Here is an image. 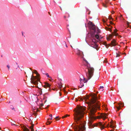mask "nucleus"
Masks as SVG:
<instances>
[{
	"label": "nucleus",
	"mask_w": 131,
	"mask_h": 131,
	"mask_svg": "<svg viewBox=\"0 0 131 131\" xmlns=\"http://www.w3.org/2000/svg\"><path fill=\"white\" fill-rule=\"evenodd\" d=\"M91 98L89 101L90 102H88L86 103L89 105L88 108V110L90 111L89 117L88 124L90 128H92L95 126H98L100 127L101 130L105 127L104 125L105 123L104 122H99L98 123L92 124L94 121L97 118H99L100 117L103 118L104 120L107 118V115L105 113H102L101 114L100 116H95V113L96 110L100 108V105L99 104V101L97 100V95L92 93L91 94Z\"/></svg>",
	"instance_id": "f257e3e1"
},
{
	"label": "nucleus",
	"mask_w": 131,
	"mask_h": 131,
	"mask_svg": "<svg viewBox=\"0 0 131 131\" xmlns=\"http://www.w3.org/2000/svg\"><path fill=\"white\" fill-rule=\"evenodd\" d=\"M77 109L74 111L75 113L74 115V119L75 123V125L71 126L74 129L75 131H84L85 130V123L82 119L85 113V111L86 108L84 107L78 106Z\"/></svg>",
	"instance_id": "f03ea898"
},
{
	"label": "nucleus",
	"mask_w": 131,
	"mask_h": 131,
	"mask_svg": "<svg viewBox=\"0 0 131 131\" xmlns=\"http://www.w3.org/2000/svg\"><path fill=\"white\" fill-rule=\"evenodd\" d=\"M83 60L89 65L88 66V72L86 73V76L88 79L86 80L84 78L83 82L84 83H86L87 82L88 80H89L92 78L93 80H95L97 79L98 78V77L96 78H94V77H93L94 71V68L93 67L90 66V64L85 58H83Z\"/></svg>",
	"instance_id": "7ed1b4c3"
},
{
	"label": "nucleus",
	"mask_w": 131,
	"mask_h": 131,
	"mask_svg": "<svg viewBox=\"0 0 131 131\" xmlns=\"http://www.w3.org/2000/svg\"><path fill=\"white\" fill-rule=\"evenodd\" d=\"M91 37L92 39L91 40L93 43V44H91V47L94 48H96L98 47V46L96 44V39L98 40H100V37H99V36L98 35H96L95 36L94 35H92Z\"/></svg>",
	"instance_id": "20e7f679"
},
{
	"label": "nucleus",
	"mask_w": 131,
	"mask_h": 131,
	"mask_svg": "<svg viewBox=\"0 0 131 131\" xmlns=\"http://www.w3.org/2000/svg\"><path fill=\"white\" fill-rule=\"evenodd\" d=\"M40 76L39 74L37 75V76H34L33 74L31 76L30 79L31 81L30 82L32 83H33L35 85H37L38 84V81H40V79L38 77Z\"/></svg>",
	"instance_id": "39448f33"
},
{
	"label": "nucleus",
	"mask_w": 131,
	"mask_h": 131,
	"mask_svg": "<svg viewBox=\"0 0 131 131\" xmlns=\"http://www.w3.org/2000/svg\"><path fill=\"white\" fill-rule=\"evenodd\" d=\"M117 43L116 42V41L115 39H113L111 41V43L109 44L108 46H107V45L106 42L104 43V45L106 47L108 48V47L110 46L111 47L112 46H115L117 45Z\"/></svg>",
	"instance_id": "423d86ee"
},
{
	"label": "nucleus",
	"mask_w": 131,
	"mask_h": 131,
	"mask_svg": "<svg viewBox=\"0 0 131 131\" xmlns=\"http://www.w3.org/2000/svg\"><path fill=\"white\" fill-rule=\"evenodd\" d=\"M90 27V28L94 30L95 32V31L96 30V28H97V27H96L94 24H93L92 22H91Z\"/></svg>",
	"instance_id": "0eeeda50"
},
{
	"label": "nucleus",
	"mask_w": 131,
	"mask_h": 131,
	"mask_svg": "<svg viewBox=\"0 0 131 131\" xmlns=\"http://www.w3.org/2000/svg\"><path fill=\"white\" fill-rule=\"evenodd\" d=\"M118 105H119L118 106H116V107L118 111L120 109L121 107H123L124 105L122 104L121 103H118Z\"/></svg>",
	"instance_id": "6e6552de"
},
{
	"label": "nucleus",
	"mask_w": 131,
	"mask_h": 131,
	"mask_svg": "<svg viewBox=\"0 0 131 131\" xmlns=\"http://www.w3.org/2000/svg\"><path fill=\"white\" fill-rule=\"evenodd\" d=\"M21 127L23 129L24 131H30L25 126L21 125Z\"/></svg>",
	"instance_id": "1a4fd4ad"
},
{
	"label": "nucleus",
	"mask_w": 131,
	"mask_h": 131,
	"mask_svg": "<svg viewBox=\"0 0 131 131\" xmlns=\"http://www.w3.org/2000/svg\"><path fill=\"white\" fill-rule=\"evenodd\" d=\"M51 85L49 84V83H45V85L44 86V87L45 88H46L47 87L49 88H50V86ZM50 89V88L49 89V90Z\"/></svg>",
	"instance_id": "9d476101"
},
{
	"label": "nucleus",
	"mask_w": 131,
	"mask_h": 131,
	"mask_svg": "<svg viewBox=\"0 0 131 131\" xmlns=\"http://www.w3.org/2000/svg\"><path fill=\"white\" fill-rule=\"evenodd\" d=\"M105 28L106 30L108 31H110L111 32L112 31L111 28H112V27L111 26L110 28L108 27H106Z\"/></svg>",
	"instance_id": "9b49d317"
},
{
	"label": "nucleus",
	"mask_w": 131,
	"mask_h": 131,
	"mask_svg": "<svg viewBox=\"0 0 131 131\" xmlns=\"http://www.w3.org/2000/svg\"><path fill=\"white\" fill-rule=\"evenodd\" d=\"M112 122H111V124L110 125V126L111 128H114L115 127V126H114L113 125H114V123H112Z\"/></svg>",
	"instance_id": "f8f14e48"
},
{
	"label": "nucleus",
	"mask_w": 131,
	"mask_h": 131,
	"mask_svg": "<svg viewBox=\"0 0 131 131\" xmlns=\"http://www.w3.org/2000/svg\"><path fill=\"white\" fill-rule=\"evenodd\" d=\"M80 82H81V83L79 85V88H82V87H83L84 86V84L83 83H81V81L82 80V79H80Z\"/></svg>",
	"instance_id": "ddd939ff"
},
{
	"label": "nucleus",
	"mask_w": 131,
	"mask_h": 131,
	"mask_svg": "<svg viewBox=\"0 0 131 131\" xmlns=\"http://www.w3.org/2000/svg\"><path fill=\"white\" fill-rule=\"evenodd\" d=\"M31 126L29 127L32 130H33L34 129V125L33 124H32V125H31Z\"/></svg>",
	"instance_id": "4468645a"
},
{
	"label": "nucleus",
	"mask_w": 131,
	"mask_h": 131,
	"mask_svg": "<svg viewBox=\"0 0 131 131\" xmlns=\"http://www.w3.org/2000/svg\"><path fill=\"white\" fill-rule=\"evenodd\" d=\"M96 29H97V31L96 32V33L97 34H99L100 33V29H99L98 27H97V28H96Z\"/></svg>",
	"instance_id": "2eb2a0df"
},
{
	"label": "nucleus",
	"mask_w": 131,
	"mask_h": 131,
	"mask_svg": "<svg viewBox=\"0 0 131 131\" xmlns=\"http://www.w3.org/2000/svg\"><path fill=\"white\" fill-rule=\"evenodd\" d=\"M58 86L59 88H62V84H61V83L60 84H58Z\"/></svg>",
	"instance_id": "dca6fc26"
},
{
	"label": "nucleus",
	"mask_w": 131,
	"mask_h": 131,
	"mask_svg": "<svg viewBox=\"0 0 131 131\" xmlns=\"http://www.w3.org/2000/svg\"><path fill=\"white\" fill-rule=\"evenodd\" d=\"M49 116L50 117H51L50 118H49L48 119H47V120L48 121L50 119L52 120V115L51 114L49 115Z\"/></svg>",
	"instance_id": "f3484780"
},
{
	"label": "nucleus",
	"mask_w": 131,
	"mask_h": 131,
	"mask_svg": "<svg viewBox=\"0 0 131 131\" xmlns=\"http://www.w3.org/2000/svg\"><path fill=\"white\" fill-rule=\"evenodd\" d=\"M81 52L80 51H79V52L77 53V54L78 55L80 56H82V54L81 53Z\"/></svg>",
	"instance_id": "a211bd4d"
},
{
	"label": "nucleus",
	"mask_w": 131,
	"mask_h": 131,
	"mask_svg": "<svg viewBox=\"0 0 131 131\" xmlns=\"http://www.w3.org/2000/svg\"><path fill=\"white\" fill-rule=\"evenodd\" d=\"M52 122H50L49 121H48L46 124L47 125H48L49 124H50Z\"/></svg>",
	"instance_id": "6ab92c4d"
},
{
	"label": "nucleus",
	"mask_w": 131,
	"mask_h": 131,
	"mask_svg": "<svg viewBox=\"0 0 131 131\" xmlns=\"http://www.w3.org/2000/svg\"><path fill=\"white\" fill-rule=\"evenodd\" d=\"M112 34L113 35H115V36H118V34L117 33H114V34Z\"/></svg>",
	"instance_id": "aec40b11"
},
{
	"label": "nucleus",
	"mask_w": 131,
	"mask_h": 131,
	"mask_svg": "<svg viewBox=\"0 0 131 131\" xmlns=\"http://www.w3.org/2000/svg\"><path fill=\"white\" fill-rule=\"evenodd\" d=\"M45 74L48 77H49L50 78H51V77L49 76L48 73H46Z\"/></svg>",
	"instance_id": "412c9836"
},
{
	"label": "nucleus",
	"mask_w": 131,
	"mask_h": 131,
	"mask_svg": "<svg viewBox=\"0 0 131 131\" xmlns=\"http://www.w3.org/2000/svg\"><path fill=\"white\" fill-rule=\"evenodd\" d=\"M116 57H117L120 56V55L119 54H118L117 53H116Z\"/></svg>",
	"instance_id": "4be33fe9"
},
{
	"label": "nucleus",
	"mask_w": 131,
	"mask_h": 131,
	"mask_svg": "<svg viewBox=\"0 0 131 131\" xmlns=\"http://www.w3.org/2000/svg\"><path fill=\"white\" fill-rule=\"evenodd\" d=\"M69 116V115H66L65 116H63L62 117V118H63L66 117H67V116Z\"/></svg>",
	"instance_id": "5701e85b"
},
{
	"label": "nucleus",
	"mask_w": 131,
	"mask_h": 131,
	"mask_svg": "<svg viewBox=\"0 0 131 131\" xmlns=\"http://www.w3.org/2000/svg\"><path fill=\"white\" fill-rule=\"evenodd\" d=\"M108 18L110 20H111V19H112V20H113V18H112V17H111V16H108Z\"/></svg>",
	"instance_id": "b1692460"
},
{
	"label": "nucleus",
	"mask_w": 131,
	"mask_h": 131,
	"mask_svg": "<svg viewBox=\"0 0 131 131\" xmlns=\"http://www.w3.org/2000/svg\"><path fill=\"white\" fill-rule=\"evenodd\" d=\"M112 36H113L112 35L110 34V35H109V36L108 37L111 39L112 38Z\"/></svg>",
	"instance_id": "393cba45"
},
{
	"label": "nucleus",
	"mask_w": 131,
	"mask_h": 131,
	"mask_svg": "<svg viewBox=\"0 0 131 131\" xmlns=\"http://www.w3.org/2000/svg\"><path fill=\"white\" fill-rule=\"evenodd\" d=\"M10 108H11L12 109V110H14V108L13 107V106L12 105H11L10 106Z\"/></svg>",
	"instance_id": "a878e982"
},
{
	"label": "nucleus",
	"mask_w": 131,
	"mask_h": 131,
	"mask_svg": "<svg viewBox=\"0 0 131 131\" xmlns=\"http://www.w3.org/2000/svg\"><path fill=\"white\" fill-rule=\"evenodd\" d=\"M111 38H110L108 37H107V39L108 41H109L111 40Z\"/></svg>",
	"instance_id": "bb28decb"
},
{
	"label": "nucleus",
	"mask_w": 131,
	"mask_h": 131,
	"mask_svg": "<svg viewBox=\"0 0 131 131\" xmlns=\"http://www.w3.org/2000/svg\"><path fill=\"white\" fill-rule=\"evenodd\" d=\"M117 30L116 29H115L114 30V33L113 34H114L116 32Z\"/></svg>",
	"instance_id": "cd10ccee"
},
{
	"label": "nucleus",
	"mask_w": 131,
	"mask_h": 131,
	"mask_svg": "<svg viewBox=\"0 0 131 131\" xmlns=\"http://www.w3.org/2000/svg\"><path fill=\"white\" fill-rule=\"evenodd\" d=\"M71 44L73 45H74L75 44V43L73 41L71 42Z\"/></svg>",
	"instance_id": "c85d7f7f"
},
{
	"label": "nucleus",
	"mask_w": 131,
	"mask_h": 131,
	"mask_svg": "<svg viewBox=\"0 0 131 131\" xmlns=\"http://www.w3.org/2000/svg\"><path fill=\"white\" fill-rule=\"evenodd\" d=\"M36 74V75L38 74V73L37 72V71L36 70L35 71V72H34Z\"/></svg>",
	"instance_id": "c756f323"
},
{
	"label": "nucleus",
	"mask_w": 131,
	"mask_h": 131,
	"mask_svg": "<svg viewBox=\"0 0 131 131\" xmlns=\"http://www.w3.org/2000/svg\"><path fill=\"white\" fill-rule=\"evenodd\" d=\"M103 5L104 6V7H107V6L104 3L103 4Z\"/></svg>",
	"instance_id": "7c9ffc66"
},
{
	"label": "nucleus",
	"mask_w": 131,
	"mask_h": 131,
	"mask_svg": "<svg viewBox=\"0 0 131 131\" xmlns=\"http://www.w3.org/2000/svg\"><path fill=\"white\" fill-rule=\"evenodd\" d=\"M11 125H15V126H17V125H16L15 124H13V123H11Z\"/></svg>",
	"instance_id": "2f4dec72"
},
{
	"label": "nucleus",
	"mask_w": 131,
	"mask_h": 131,
	"mask_svg": "<svg viewBox=\"0 0 131 131\" xmlns=\"http://www.w3.org/2000/svg\"><path fill=\"white\" fill-rule=\"evenodd\" d=\"M110 24H112V25H114V24L113 23H112V22L111 21H110Z\"/></svg>",
	"instance_id": "473e14b6"
},
{
	"label": "nucleus",
	"mask_w": 131,
	"mask_h": 131,
	"mask_svg": "<svg viewBox=\"0 0 131 131\" xmlns=\"http://www.w3.org/2000/svg\"><path fill=\"white\" fill-rule=\"evenodd\" d=\"M7 67L8 68V70H9V68H10V67H9V65H7Z\"/></svg>",
	"instance_id": "72a5a7b5"
},
{
	"label": "nucleus",
	"mask_w": 131,
	"mask_h": 131,
	"mask_svg": "<svg viewBox=\"0 0 131 131\" xmlns=\"http://www.w3.org/2000/svg\"><path fill=\"white\" fill-rule=\"evenodd\" d=\"M79 99H80V100H79V101H83V99H81V98H79Z\"/></svg>",
	"instance_id": "f704fd0d"
},
{
	"label": "nucleus",
	"mask_w": 131,
	"mask_h": 131,
	"mask_svg": "<svg viewBox=\"0 0 131 131\" xmlns=\"http://www.w3.org/2000/svg\"><path fill=\"white\" fill-rule=\"evenodd\" d=\"M104 88V87L103 86H100V89H103Z\"/></svg>",
	"instance_id": "c9c22d12"
},
{
	"label": "nucleus",
	"mask_w": 131,
	"mask_h": 131,
	"mask_svg": "<svg viewBox=\"0 0 131 131\" xmlns=\"http://www.w3.org/2000/svg\"><path fill=\"white\" fill-rule=\"evenodd\" d=\"M89 96H87L86 98V99H89Z\"/></svg>",
	"instance_id": "e433bc0d"
},
{
	"label": "nucleus",
	"mask_w": 131,
	"mask_h": 131,
	"mask_svg": "<svg viewBox=\"0 0 131 131\" xmlns=\"http://www.w3.org/2000/svg\"><path fill=\"white\" fill-rule=\"evenodd\" d=\"M59 116H57V117H56V118H55V119H57V118H59Z\"/></svg>",
	"instance_id": "4c0bfd02"
},
{
	"label": "nucleus",
	"mask_w": 131,
	"mask_h": 131,
	"mask_svg": "<svg viewBox=\"0 0 131 131\" xmlns=\"http://www.w3.org/2000/svg\"><path fill=\"white\" fill-rule=\"evenodd\" d=\"M43 104H41V106H43Z\"/></svg>",
	"instance_id": "58836bf2"
},
{
	"label": "nucleus",
	"mask_w": 131,
	"mask_h": 131,
	"mask_svg": "<svg viewBox=\"0 0 131 131\" xmlns=\"http://www.w3.org/2000/svg\"><path fill=\"white\" fill-rule=\"evenodd\" d=\"M52 80V79L51 78H50V79L49 80V81H51V80Z\"/></svg>",
	"instance_id": "ea45409f"
},
{
	"label": "nucleus",
	"mask_w": 131,
	"mask_h": 131,
	"mask_svg": "<svg viewBox=\"0 0 131 131\" xmlns=\"http://www.w3.org/2000/svg\"><path fill=\"white\" fill-rule=\"evenodd\" d=\"M49 105H48L47 106V107L46 108H48L49 107Z\"/></svg>",
	"instance_id": "a19ab883"
},
{
	"label": "nucleus",
	"mask_w": 131,
	"mask_h": 131,
	"mask_svg": "<svg viewBox=\"0 0 131 131\" xmlns=\"http://www.w3.org/2000/svg\"><path fill=\"white\" fill-rule=\"evenodd\" d=\"M59 94H60V96H61V93H60V92H59Z\"/></svg>",
	"instance_id": "79ce46f5"
},
{
	"label": "nucleus",
	"mask_w": 131,
	"mask_h": 131,
	"mask_svg": "<svg viewBox=\"0 0 131 131\" xmlns=\"http://www.w3.org/2000/svg\"><path fill=\"white\" fill-rule=\"evenodd\" d=\"M34 114L35 115H36V113H35Z\"/></svg>",
	"instance_id": "37998d69"
},
{
	"label": "nucleus",
	"mask_w": 131,
	"mask_h": 131,
	"mask_svg": "<svg viewBox=\"0 0 131 131\" xmlns=\"http://www.w3.org/2000/svg\"><path fill=\"white\" fill-rule=\"evenodd\" d=\"M118 37H121V36H120L118 35Z\"/></svg>",
	"instance_id": "c03bdc74"
},
{
	"label": "nucleus",
	"mask_w": 131,
	"mask_h": 131,
	"mask_svg": "<svg viewBox=\"0 0 131 131\" xmlns=\"http://www.w3.org/2000/svg\"><path fill=\"white\" fill-rule=\"evenodd\" d=\"M53 90H56L57 91V90H56V89H53Z\"/></svg>",
	"instance_id": "a18cd8bd"
},
{
	"label": "nucleus",
	"mask_w": 131,
	"mask_h": 131,
	"mask_svg": "<svg viewBox=\"0 0 131 131\" xmlns=\"http://www.w3.org/2000/svg\"><path fill=\"white\" fill-rule=\"evenodd\" d=\"M122 15H121L120 16V18H122Z\"/></svg>",
	"instance_id": "49530a36"
},
{
	"label": "nucleus",
	"mask_w": 131,
	"mask_h": 131,
	"mask_svg": "<svg viewBox=\"0 0 131 131\" xmlns=\"http://www.w3.org/2000/svg\"><path fill=\"white\" fill-rule=\"evenodd\" d=\"M22 35L23 36V32L22 31Z\"/></svg>",
	"instance_id": "de8ad7c7"
},
{
	"label": "nucleus",
	"mask_w": 131,
	"mask_h": 131,
	"mask_svg": "<svg viewBox=\"0 0 131 131\" xmlns=\"http://www.w3.org/2000/svg\"><path fill=\"white\" fill-rule=\"evenodd\" d=\"M100 37V39H102V38H103V37Z\"/></svg>",
	"instance_id": "09e8293b"
},
{
	"label": "nucleus",
	"mask_w": 131,
	"mask_h": 131,
	"mask_svg": "<svg viewBox=\"0 0 131 131\" xmlns=\"http://www.w3.org/2000/svg\"><path fill=\"white\" fill-rule=\"evenodd\" d=\"M78 101V100L77 99H76V102H77Z\"/></svg>",
	"instance_id": "8fccbe9b"
},
{
	"label": "nucleus",
	"mask_w": 131,
	"mask_h": 131,
	"mask_svg": "<svg viewBox=\"0 0 131 131\" xmlns=\"http://www.w3.org/2000/svg\"><path fill=\"white\" fill-rule=\"evenodd\" d=\"M30 124H31V125H32V124H33L32 123V122H31V123H30Z\"/></svg>",
	"instance_id": "3c124183"
},
{
	"label": "nucleus",
	"mask_w": 131,
	"mask_h": 131,
	"mask_svg": "<svg viewBox=\"0 0 131 131\" xmlns=\"http://www.w3.org/2000/svg\"><path fill=\"white\" fill-rule=\"evenodd\" d=\"M64 18H66V17L65 16H64Z\"/></svg>",
	"instance_id": "603ef678"
},
{
	"label": "nucleus",
	"mask_w": 131,
	"mask_h": 131,
	"mask_svg": "<svg viewBox=\"0 0 131 131\" xmlns=\"http://www.w3.org/2000/svg\"><path fill=\"white\" fill-rule=\"evenodd\" d=\"M46 101H47V100H45V101L44 102H46Z\"/></svg>",
	"instance_id": "864d4df0"
},
{
	"label": "nucleus",
	"mask_w": 131,
	"mask_h": 131,
	"mask_svg": "<svg viewBox=\"0 0 131 131\" xmlns=\"http://www.w3.org/2000/svg\"><path fill=\"white\" fill-rule=\"evenodd\" d=\"M38 111V109H37V110H36V111Z\"/></svg>",
	"instance_id": "5fc2aeb1"
},
{
	"label": "nucleus",
	"mask_w": 131,
	"mask_h": 131,
	"mask_svg": "<svg viewBox=\"0 0 131 131\" xmlns=\"http://www.w3.org/2000/svg\"><path fill=\"white\" fill-rule=\"evenodd\" d=\"M31 131H33V130H32L31 129ZM33 131H34V129H33Z\"/></svg>",
	"instance_id": "6e6d98bb"
},
{
	"label": "nucleus",
	"mask_w": 131,
	"mask_h": 131,
	"mask_svg": "<svg viewBox=\"0 0 131 131\" xmlns=\"http://www.w3.org/2000/svg\"><path fill=\"white\" fill-rule=\"evenodd\" d=\"M110 131H113V130H110Z\"/></svg>",
	"instance_id": "4d7b16f0"
},
{
	"label": "nucleus",
	"mask_w": 131,
	"mask_h": 131,
	"mask_svg": "<svg viewBox=\"0 0 131 131\" xmlns=\"http://www.w3.org/2000/svg\"><path fill=\"white\" fill-rule=\"evenodd\" d=\"M30 70H32V69L30 68Z\"/></svg>",
	"instance_id": "13d9d810"
},
{
	"label": "nucleus",
	"mask_w": 131,
	"mask_h": 131,
	"mask_svg": "<svg viewBox=\"0 0 131 131\" xmlns=\"http://www.w3.org/2000/svg\"><path fill=\"white\" fill-rule=\"evenodd\" d=\"M66 47H68V46H67V45H66Z\"/></svg>",
	"instance_id": "bf43d9fd"
},
{
	"label": "nucleus",
	"mask_w": 131,
	"mask_h": 131,
	"mask_svg": "<svg viewBox=\"0 0 131 131\" xmlns=\"http://www.w3.org/2000/svg\"><path fill=\"white\" fill-rule=\"evenodd\" d=\"M109 125L108 124L107 126H107H108V125Z\"/></svg>",
	"instance_id": "052dcab7"
},
{
	"label": "nucleus",
	"mask_w": 131,
	"mask_h": 131,
	"mask_svg": "<svg viewBox=\"0 0 131 131\" xmlns=\"http://www.w3.org/2000/svg\"><path fill=\"white\" fill-rule=\"evenodd\" d=\"M71 47L72 48V46L71 45Z\"/></svg>",
	"instance_id": "680f3d73"
},
{
	"label": "nucleus",
	"mask_w": 131,
	"mask_h": 131,
	"mask_svg": "<svg viewBox=\"0 0 131 131\" xmlns=\"http://www.w3.org/2000/svg\"><path fill=\"white\" fill-rule=\"evenodd\" d=\"M61 8V10H62V8Z\"/></svg>",
	"instance_id": "e2e57ef3"
},
{
	"label": "nucleus",
	"mask_w": 131,
	"mask_h": 131,
	"mask_svg": "<svg viewBox=\"0 0 131 131\" xmlns=\"http://www.w3.org/2000/svg\"><path fill=\"white\" fill-rule=\"evenodd\" d=\"M1 57H3L2 55H1Z\"/></svg>",
	"instance_id": "0e129e2a"
},
{
	"label": "nucleus",
	"mask_w": 131,
	"mask_h": 131,
	"mask_svg": "<svg viewBox=\"0 0 131 131\" xmlns=\"http://www.w3.org/2000/svg\"><path fill=\"white\" fill-rule=\"evenodd\" d=\"M1 129V128L0 127V129Z\"/></svg>",
	"instance_id": "69168bd1"
},
{
	"label": "nucleus",
	"mask_w": 131,
	"mask_h": 131,
	"mask_svg": "<svg viewBox=\"0 0 131 131\" xmlns=\"http://www.w3.org/2000/svg\"><path fill=\"white\" fill-rule=\"evenodd\" d=\"M48 13H49V14H50V12H49Z\"/></svg>",
	"instance_id": "338daca9"
},
{
	"label": "nucleus",
	"mask_w": 131,
	"mask_h": 131,
	"mask_svg": "<svg viewBox=\"0 0 131 131\" xmlns=\"http://www.w3.org/2000/svg\"><path fill=\"white\" fill-rule=\"evenodd\" d=\"M43 74H45V73H43Z\"/></svg>",
	"instance_id": "774afa93"
}]
</instances>
